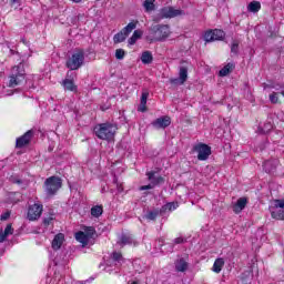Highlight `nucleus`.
<instances>
[{"label": "nucleus", "instance_id": "obj_33", "mask_svg": "<svg viewBox=\"0 0 284 284\" xmlns=\"http://www.w3.org/2000/svg\"><path fill=\"white\" fill-rule=\"evenodd\" d=\"M103 214V206L95 205L91 209V215H93L95 219H99Z\"/></svg>", "mask_w": 284, "mask_h": 284}, {"label": "nucleus", "instance_id": "obj_2", "mask_svg": "<svg viewBox=\"0 0 284 284\" xmlns=\"http://www.w3.org/2000/svg\"><path fill=\"white\" fill-rule=\"evenodd\" d=\"M23 81H26V65L23 62H20L11 69L8 85L9 88H17V85H21Z\"/></svg>", "mask_w": 284, "mask_h": 284}, {"label": "nucleus", "instance_id": "obj_29", "mask_svg": "<svg viewBox=\"0 0 284 284\" xmlns=\"http://www.w3.org/2000/svg\"><path fill=\"white\" fill-rule=\"evenodd\" d=\"M154 1L156 0H145L143 2V8L145 12H154V10H156V4H154Z\"/></svg>", "mask_w": 284, "mask_h": 284}, {"label": "nucleus", "instance_id": "obj_41", "mask_svg": "<svg viewBox=\"0 0 284 284\" xmlns=\"http://www.w3.org/2000/svg\"><path fill=\"white\" fill-rule=\"evenodd\" d=\"M145 190H154V184L153 183H150L148 185H142L140 186V192H143Z\"/></svg>", "mask_w": 284, "mask_h": 284}, {"label": "nucleus", "instance_id": "obj_22", "mask_svg": "<svg viewBox=\"0 0 284 284\" xmlns=\"http://www.w3.org/2000/svg\"><path fill=\"white\" fill-rule=\"evenodd\" d=\"M187 267H189V264H187V261H185V258H179L175 262L176 272H187Z\"/></svg>", "mask_w": 284, "mask_h": 284}, {"label": "nucleus", "instance_id": "obj_15", "mask_svg": "<svg viewBox=\"0 0 284 284\" xmlns=\"http://www.w3.org/2000/svg\"><path fill=\"white\" fill-rule=\"evenodd\" d=\"M120 247H125V245H136V241L132 234H122L118 241Z\"/></svg>", "mask_w": 284, "mask_h": 284}, {"label": "nucleus", "instance_id": "obj_14", "mask_svg": "<svg viewBox=\"0 0 284 284\" xmlns=\"http://www.w3.org/2000/svg\"><path fill=\"white\" fill-rule=\"evenodd\" d=\"M173 85H183L187 81V67H180L179 78L170 80Z\"/></svg>", "mask_w": 284, "mask_h": 284}, {"label": "nucleus", "instance_id": "obj_34", "mask_svg": "<svg viewBox=\"0 0 284 284\" xmlns=\"http://www.w3.org/2000/svg\"><path fill=\"white\" fill-rule=\"evenodd\" d=\"M125 58V50L123 49H116L115 50V59L119 61L123 60Z\"/></svg>", "mask_w": 284, "mask_h": 284}, {"label": "nucleus", "instance_id": "obj_23", "mask_svg": "<svg viewBox=\"0 0 284 284\" xmlns=\"http://www.w3.org/2000/svg\"><path fill=\"white\" fill-rule=\"evenodd\" d=\"M141 61L144 65H150L154 61V57L152 55V51H144L141 55Z\"/></svg>", "mask_w": 284, "mask_h": 284}, {"label": "nucleus", "instance_id": "obj_19", "mask_svg": "<svg viewBox=\"0 0 284 284\" xmlns=\"http://www.w3.org/2000/svg\"><path fill=\"white\" fill-rule=\"evenodd\" d=\"M245 205H247V199L245 197L239 199L235 205L233 206V212H235V214H241V212L245 210Z\"/></svg>", "mask_w": 284, "mask_h": 284}, {"label": "nucleus", "instance_id": "obj_49", "mask_svg": "<svg viewBox=\"0 0 284 284\" xmlns=\"http://www.w3.org/2000/svg\"><path fill=\"white\" fill-rule=\"evenodd\" d=\"M282 95L284 97V91H282Z\"/></svg>", "mask_w": 284, "mask_h": 284}, {"label": "nucleus", "instance_id": "obj_20", "mask_svg": "<svg viewBox=\"0 0 284 284\" xmlns=\"http://www.w3.org/2000/svg\"><path fill=\"white\" fill-rule=\"evenodd\" d=\"M111 258L113 263L116 265V267H121V265L125 263V258L123 257V254H121V252H113L111 254Z\"/></svg>", "mask_w": 284, "mask_h": 284}, {"label": "nucleus", "instance_id": "obj_3", "mask_svg": "<svg viewBox=\"0 0 284 284\" xmlns=\"http://www.w3.org/2000/svg\"><path fill=\"white\" fill-rule=\"evenodd\" d=\"M85 62V51L83 49H75L73 53L67 59L65 67L69 70H79Z\"/></svg>", "mask_w": 284, "mask_h": 284}, {"label": "nucleus", "instance_id": "obj_48", "mask_svg": "<svg viewBox=\"0 0 284 284\" xmlns=\"http://www.w3.org/2000/svg\"><path fill=\"white\" fill-rule=\"evenodd\" d=\"M13 183H21V180H16L13 181Z\"/></svg>", "mask_w": 284, "mask_h": 284}, {"label": "nucleus", "instance_id": "obj_37", "mask_svg": "<svg viewBox=\"0 0 284 284\" xmlns=\"http://www.w3.org/2000/svg\"><path fill=\"white\" fill-rule=\"evenodd\" d=\"M231 52L233 54H239V42L237 41H233V43L231 45Z\"/></svg>", "mask_w": 284, "mask_h": 284}, {"label": "nucleus", "instance_id": "obj_50", "mask_svg": "<svg viewBox=\"0 0 284 284\" xmlns=\"http://www.w3.org/2000/svg\"><path fill=\"white\" fill-rule=\"evenodd\" d=\"M114 183H116V179L114 180Z\"/></svg>", "mask_w": 284, "mask_h": 284}, {"label": "nucleus", "instance_id": "obj_13", "mask_svg": "<svg viewBox=\"0 0 284 284\" xmlns=\"http://www.w3.org/2000/svg\"><path fill=\"white\" fill-rule=\"evenodd\" d=\"M172 123V119L170 116H161L152 122L153 128H156V130H165V128H170V124Z\"/></svg>", "mask_w": 284, "mask_h": 284}, {"label": "nucleus", "instance_id": "obj_42", "mask_svg": "<svg viewBox=\"0 0 284 284\" xmlns=\"http://www.w3.org/2000/svg\"><path fill=\"white\" fill-rule=\"evenodd\" d=\"M174 245H181L183 243H185V239L183 237H176L174 241H173Z\"/></svg>", "mask_w": 284, "mask_h": 284}, {"label": "nucleus", "instance_id": "obj_5", "mask_svg": "<svg viewBox=\"0 0 284 284\" xmlns=\"http://www.w3.org/2000/svg\"><path fill=\"white\" fill-rule=\"evenodd\" d=\"M63 182L59 176H50L44 181V192L47 196H54L61 190Z\"/></svg>", "mask_w": 284, "mask_h": 284}, {"label": "nucleus", "instance_id": "obj_4", "mask_svg": "<svg viewBox=\"0 0 284 284\" xmlns=\"http://www.w3.org/2000/svg\"><path fill=\"white\" fill-rule=\"evenodd\" d=\"M151 32L153 36H149L148 40L151 42L154 41H163L170 37V26L168 24H156L151 28Z\"/></svg>", "mask_w": 284, "mask_h": 284}, {"label": "nucleus", "instance_id": "obj_39", "mask_svg": "<svg viewBox=\"0 0 284 284\" xmlns=\"http://www.w3.org/2000/svg\"><path fill=\"white\" fill-rule=\"evenodd\" d=\"M270 101H271V103H278V93H276V92L271 93Z\"/></svg>", "mask_w": 284, "mask_h": 284}, {"label": "nucleus", "instance_id": "obj_27", "mask_svg": "<svg viewBox=\"0 0 284 284\" xmlns=\"http://www.w3.org/2000/svg\"><path fill=\"white\" fill-rule=\"evenodd\" d=\"M141 37H143V31L142 30H135L132 34V37L128 40L129 45H134V43H136V41H139V39H141Z\"/></svg>", "mask_w": 284, "mask_h": 284}, {"label": "nucleus", "instance_id": "obj_40", "mask_svg": "<svg viewBox=\"0 0 284 284\" xmlns=\"http://www.w3.org/2000/svg\"><path fill=\"white\" fill-rule=\"evenodd\" d=\"M148 103L140 102V105L138 106V112H146L148 111Z\"/></svg>", "mask_w": 284, "mask_h": 284}, {"label": "nucleus", "instance_id": "obj_46", "mask_svg": "<svg viewBox=\"0 0 284 284\" xmlns=\"http://www.w3.org/2000/svg\"><path fill=\"white\" fill-rule=\"evenodd\" d=\"M73 3H81V0H71Z\"/></svg>", "mask_w": 284, "mask_h": 284}, {"label": "nucleus", "instance_id": "obj_30", "mask_svg": "<svg viewBox=\"0 0 284 284\" xmlns=\"http://www.w3.org/2000/svg\"><path fill=\"white\" fill-rule=\"evenodd\" d=\"M234 70V64L233 63H227L224 68L220 70V77H227L230 72Z\"/></svg>", "mask_w": 284, "mask_h": 284}, {"label": "nucleus", "instance_id": "obj_31", "mask_svg": "<svg viewBox=\"0 0 284 284\" xmlns=\"http://www.w3.org/2000/svg\"><path fill=\"white\" fill-rule=\"evenodd\" d=\"M159 214H161V210L159 211V209H155L153 211H149L145 219H148V221H156V216H159Z\"/></svg>", "mask_w": 284, "mask_h": 284}, {"label": "nucleus", "instance_id": "obj_26", "mask_svg": "<svg viewBox=\"0 0 284 284\" xmlns=\"http://www.w3.org/2000/svg\"><path fill=\"white\" fill-rule=\"evenodd\" d=\"M75 240L78 241V243H81L82 245H88V243L90 242L88 235H85V232L83 231L75 233Z\"/></svg>", "mask_w": 284, "mask_h": 284}, {"label": "nucleus", "instance_id": "obj_12", "mask_svg": "<svg viewBox=\"0 0 284 284\" xmlns=\"http://www.w3.org/2000/svg\"><path fill=\"white\" fill-rule=\"evenodd\" d=\"M34 136V131L29 130L22 136L18 138L16 141V148H26L32 141Z\"/></svg>", "mask_w": 284, "mask_h": 284}, {"label": "nucleus", "instance_id": "obj_18", "mask_svg": "<svg viewBox=\"0 0 284 284\" xmlns=\"http://www.w3.org/2000/svg\"><path fill=\"white\" fill-rule=\"evenodd\" d=\"M14 234V229H12V224H8L3 230H0V243H3L8 236H12Z\"/></svg>", "mask_w": 284, "mask_h": 284}, {"label": "nucleus", "instance_id": "obj_47", "mask_svg": "<svg viewBox=\"0 0 284 284\" xmlns=\"http://www.w3.org/2000/svg\"><path fill=\"white\" fill-rule=\"evenodd\" d=\"M11 3H19V0H11Z\"/></svg>", "mask_w": 284, "mask_h": 284}, {"label": "nucleus", "instance_id": "obj_9", "mask_svg": "<svg viewBox=\"0 0 284 284\" xmlns=\"http://www.w3.org/2000/svg\"><path fill=\"white\" fill-rule=\"evenodd\" d=\"M194 152H197L199 161H207L210 154H212V149L207 144L200 143L193 148Z\"/></svg>", "mask_w": 284, "mask_h": 284}, {"label": "nucleus", "instance_id": "obj_1", "mask_svg": "<svg viewBox=\"0 0 284 284\" xmlns=\"http://www.w3.org/2000/svg\"><path fill=\"white\" fill-rule=\"evenodd\" d=\"M94 134L102 141H112L116 134V125L112 123H102L94 126Z\"/></svg>", "mask_w": 284, "mask_h": 284}, {"label": "nucleus", "instance_id": "obj_8", "mask_svg": "<svg viewBox=\"0 0 284 284\" xmlns=\"http://www.w3.org/2000/svg\"><path fill=\"white\" fill-rule=\"evenodd\" d=\"M272 219L284 221V200H275L274 206L271 207Z\"/></svg>", "mask_w": 284, "mask_h": 284}, {"label": "nucleus", "instance_id": "obj_35", "mask_svg": "<svg viewBox=\"0 0 284 284\" xmlns=\"http://www.w3.org/2000/svg\"><path fill=\"white\" fill-rule=\"evenodd\" d=\"M84 234L87 235V239H92L94 236V227L90 226L84 230Z\"/></svg>", "mask_w": 284, "mask_h": 284}, {"label": "nucleus", "instance_id": "obj_17", "mask_svg": "<svg viewBox=\"0 0 284 284\" xmlns=\"http://www.w3.org/2000/svg\"><path fill=\"white\" fill-rule=\"evenodd\" d=\"M146 176L149 181L153 184V187H156V185H161L165 183V179L163 176H155L154 172H148Z\"/></svg>", "mask_w": 284, "mask_h": 284}, {"label": "nucleus", "instance_id": "obj_21", "mask_svg": "<svg viewBox=\"0 0 284 284\" xmlns=\"http://www.w3.org/2000/svg\"><path fill=\"white\" fill-rule=\"evenodd\" d=\"M276 165H278V160H268L264 162L263 168L270 174V172L276 170Z\"/></svg>", "mask_w": 284, "mask_h": 284}, {"label": "nucleus", "instance_id": "obj_44", "mask_svg": "<svg viewBox=\"0 0 284 284\" xmlns=\"http://www.w3.org/2000/svg\"><path fill=\"white\" fill-rule=\"evenodd\" d=\"M1 219H2V221L10 219V213H6L4 215H2Z\"/></svg>", "mask_w": 284, "mask_h": 284}, {"label": "nucleus", "instance_id": "obj_45", "mask_svg": "<svg viewBox=\"0 0 284 284\" xmlns=\"http://www.w3.org/2000/svg\"><path fill=\"white\" fill-rule=\"evenodd\" d=\"M118 192H121L123 190V186L119 183H116Z\"/></svg>", "mask_w": 284, "mask_h": 284}, {"label": "nucleus", "instance_id": "obj_28", "mask_svg": "<svg viewBox=\"0 0 284 284\" xmlns=\"http://www.w3.org/2000/svg\"><path fill=\"white\" fill-rule=\"evenodd\" d=\"M223 265H225V261L223 258H216L213 264V272H215V274H221V270H223Z\"/></svg>", "mask_w": 284, "mask_h": 284}, {"label": "nucleus", "instance_id": "obj_32", "mask_svg": "<svg viewBox=\"0 0 284 284\" xmlns=\"http://www.w3.org/2000/svg\"><path fill=\"white\" fill-rule=\"evenodd\" d=\"M247 10L248 12H258V10H261V2L252 1L251 3H248Z\"/></svg>", "mask_w": 284, "mask_h": 284}, {"label": "nucleus", "instance_id": "obj_36", "mask_svg": "<svg viewBox=\"0 0 284 284\" xmlns=\"http://www.w3.org/2000/svg\"><path fill=\"white\" fill-rule=\"evenodd\" d=\"M150 97V92L148 90H143L140 103H148V98Z\"/></svg>", "mask_w": 284, "mask_h": 284}, {"label": "nucleus", "instance_id": "obj_10", "mask_svg": "<svg viewBox=\"0 0 284 284\" xmlns=\"http://www.w3.org/2000/svg\"><path fill=\"white\" fill-rule=\"evenodd\" d=\"M225 39V31L221 29L210 30L204 33V40L206 43L212 41H223Z\"/></svg>", "mask_w": 284, "mask_h": 284}, {"label": "nucleus", "instance_id": "obj_43", "mask_svg": "<svg viewBox=\"0 0 284 284\" xmlns=\"http://www.w3.org/2000/svg\"><path fill=\"white\" fill-rule=\"evenodd\" d=\"M52 221H54V217L50 216V217L44 219L43 223H44V225H50V223H52Z\"/></svg>", "mask_w": 284, "mask_h": 284}, {"label": "nucleus", "instance_id": "obj_25", "mask_svg": "<svg viewBox=\"0 0 284 284\" xmlns=\"http://www.w3.org/2000/svg\"><path fill=\"white\" fill-rule=\"evenodd\" d=\"M62 85L64 90H69L70 92H77V85L74 84V81L70 79H64L62 81Z\"/></svg>", "mask_w": 284, "mask_h": 284}, {"label": "nucleus", "instance_id": "obj_38", "mask_svg": "<svg viewBox=\"0 0 284 284\" xmlns=\"http://www.w3.org/2000/svg\"><path fill=\"white\" fill-rule=\"evenodd\" d=\"M272 128H273L272 123L271 122H266L264 124V126L262 128L263 134H267V132H270V130H272Z\"/></svg>", "mask_w": 284, "mask_h": 284}, {"label": "nucleus", "instance_id": "obj_6", "mask_svg": "<svg viewBox=\"0 0 284 284\" xmlns=\"http://www.w3.org/2000/svg\"><path fill=\"white\" fill-rule=\"evenodd\" d=\"M175 17H185V11L172 6L163 7L159 11V19H175Z\"/></svg>", "mask_w": 284, "mask_h": 284}, {"label": "nucleus", "instance_id": "obj_7", "mask_svg": "<svg viewBox=\"0 0 284 284\" xmlns=\"http://www.w3.org/2000/svg\"><path fill=\"white\" fill-rule=\"evenodd\" d=\"M136 23H139V21L130 22L126 27H124L120 32H118L113 37V42L123 43V41H125V39H128V37H130V34L132 33V30H136Z\"/></svg>", "mask_w": 284, "mask_h": 284}, {"label": "nucleus", "instance_id": "obj_24", "mask_svg": "<svg viewBox=\"0 0 284 284\" xmlns=\"http://www.w3.org/2000/svg\"><path fill=\"white\" fill-rule=\"evenodd\" d=\"M178 207L179 202H169L160 209V212H174Z\"/></svg>", "mask_w": 284, "mask_h": 284}, {"label": "nucleus", "instance_id": "obj_11", "mask_svg": "<svg viewBox=\"0 0 284 284\" xmlns=\"http://www.w3.org/2000/svg\"><path fill=\"white\" fill-rule=\"evenodd\" d=\"M41 214H43V205L36 203L29 206L27 219L29 221H38V219H41Z\"/></svg>", "mask_w": 284, "mask_h": 284}, {"label": "nucleus", "instance_id": "obj_16", "mask_svg": "<svg viewBox=\"0 0 284 284\" xmlns=\"http://www.w3.org/2000/svg\"><path fill=\"white\" fill-rule=\"evenodd\" d=\"M63 241H65V235L63 233H58L52 243H51V247L52 250H61V245H63Z\"/></svg>", "mask_w": 284, "mask_h": 284}]
</instances>
